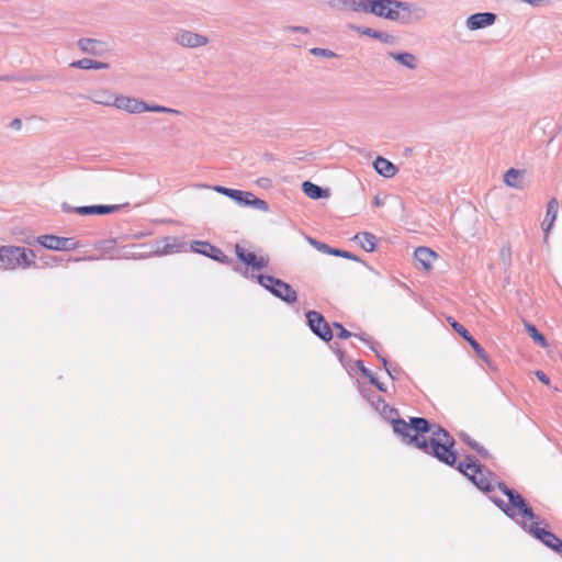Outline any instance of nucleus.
I'll list each match as a JSON object with an SVG mask.
<instances>
[{
	"label": "nucleus",
	"mask_w": 562,
	"mask_h": 562,
	"mask_svg": "<svg viewBox=\"0 0 562 562\" xmlns=\"http://www.w3.org/2000/svg\"><path fill=\"white\" fill-rule=\"evenodd\" d=\"M426 434H430V438H426V447L420 448V451L440 463L454 468L458 454L454 450L456 440L450 432L439 424L429 420V429L425 431Z\"/></svg>",
	"instance_id": "nucleus-1"
},
{
	"label": "nucleus",
	"mask_w": 562,
	"mask_h": 562,
	"mask_svg": "<svg viewBox=\"0 0 562 562\" xmlns=\"http://www.w3.org/2000/svg\"><path fill=\"white\" fill-rule=\"evenodd\" d=\"M496 487L507 497L508 502H505L497 496H490V499L508 518L515 522H517L520 518L529 520L539 518V516L533 512L529 502L515 488L508 487L503 481L497 482Z\"/></svg>",
	"instance_id": "nucleus-2"
},
{
	"label": "nucleus",
	"mask_w": 562,
	"mask_h": 562,
	"mask_svg": "<svg viewBox=\"0 0 562 562\" xmlns=\"http://www.w3.org/2000/svg\"><path fill=\"white\" fill-rule=\"evenodd\" d=\"M393 431L401 437L406 446L420 450L426 447L425 431L429 429V420L425 417H411L408 422L394 416L390 419Z\"/></svg>",
	"instance_id": "nucleus-3"
},
{
	"label": "nucleus",
	"mask_w": 562,
	"mask_h": 562,
	"mask_svg": "<svg viewBox=\"0 0 562 562\" xmlns=\"http://www.w3.org/2000/svg\"><path fill=\"white\" fill-rule=\"evenodd\" d=\"M35 258L36 255L31 248L12 245L0 246V269L30 268L35 265Z\"/></svg>",
	"instance_id": "nucleus-4"
},
{
	"label": "nucleus",
	"mask_w": 562,
	"mask_h": 562,
	"mask_svg": "<svg viewBox=\"0 0 562 562\" xmlns=\"http://www.w3.org/2000/svg\"><path fill=\"white\" fill-rule=\"evenodd\" d=\"M348 3L355 12L372 14L393 22L398 18L397 0H348Z\"/></svg>",
	"instance_id": "nucleus-5"
},
{
	"label": "nucleus",
	"mask_w": 562,
	"mask_h": 562,
	"mask_svg": "<svg viewBox=\"0 0 562 562\" xmlns=\"http://www.w3.org/2000/svg\"><path fill=\"white\" fill-rule=\"evenodd\" d=\"M544 520L540 519H525L520 518L516 524L528 535L540 541L544 547L552 550L555 553H562V539H560L554 532L549 529L539 527Z\"/></svg>",
	"instance_id": "nucleus-6"
},
{
	"label": "nucleus",
	"mask_w": 562,
	"mask_h": 562,
	"mask_svg": "<svg viewBox=\"0 0 562 562\" xmlns=\"http://www.w3.org/2000/svg\"><path fill=\"white\" fill-rule=\"evenodd\" d=\"M212 189L215 192L229 198L239 206H243V207L250 206V207H254V209L262 211V212H268L270 209L267 201L257 198L251 192L237 190V189H231V188L220 186V184L212 187Z\"/></svg>",
	"instance_id": "nucleus-7"
},
{
	"label": "nucleus",
	"mask_w": 562,
	"mask_h": 562,
	"mask_svg": "<svg viewBox=\"0 0 562 562\" xmlns=\"http://www.w3.org/2000/svg\"><path fill=\"white\" fill-rule=\"evenodd\" d=\"M396 9L400 11L395 22L402 25L420 22L426 19L428 14L426 8L408 1L397 0Z\"/></svg>",
	"instance_id": "nucleus-8"
},
{
	"label": "nucleus",
	"mask_w": 562,
	"mask_h": 562,
	"mask_svg": "<svg viewBox=\"0 0 562 562\" xmlns=\"http://www.w3.org/2000/svg\"><path fill=\"white\" fill-rule=\"evenodd\" d=\"M451 327L456 333H458L469 345L473 348L475 355L477 358H480L488 368L494 370L493 362L488 356V353L485 351V349L479 344V341L470 334V331L461 325L456 319L449 317L448 318Z\"/></svg>",
	"instance_id": "nucleus-9"
},
{
	"label": "nucleus",
	"mask_w": 562,
	"mask_h": 562,
	"mask_svg": "<svg viewBox=\"0 0 562 562\" xmlns=\"http://www.w3.org/2000/svg\"><path fill=\"white\" fill-rule=\"evenodd\" d=\"M307 326L312 333L322 340L329 342L333 339V331L325 317L316 311H308L305 314Z\"/></svg>",
	"instance_id": "nucleus-10"
},
{
	"label": "nucleus",
	"mask_w": 562,
	"mask_h": 562,
	"mask_svg": "<svg viewBox=\"0 0 562 562\" xmlns=\"http://www.w3.org/2000/svg\"><path fill=\"white\" fill-rule=\"evenodd\" d=\"M171 38L173 43L186 48H198L209 43L205 35L186 29H176Z\"/></svg>",
	"instance_id": "nucleus-11"
},
{
	"label": "nucleus",
	"mask_w": 562,
	"mask_h": 562,
	"mask_svg": "<svg viewBox=\"0 0 562 562\" xmlns=\"http://www.w3.org/2000/svg\"><path fill=\"white\" fill-rule=\"evenodd\" d=\"M37 244L42 247L56 250V251H68L78 248V243L70 237H59L56 235H42L36 237Z\"/></svg>",
	"instance_id": "nucleus-12"
},
{
	"label": "nucleus",
	"mask_w": 562,
	"mask_h": 562,
	"mask_svg": "<svg viewBox=\"0 0 562 562\" xmlns=\"http://www.w3.org/2000/svg\"><path fill=\"white\" fill-rule=\"evenodd\" d=\"M191 250L223 265L229 266L234 263L233 259L225 255L218 247L212 245L209 241L194 240L191 244Z\"/></svg>",
	"instance_id": "nucleus-13"
},
{
	"label": "nucleus",
	"mask_w": 562,
	"mask_h": 562,
	"mask_svg": "<svg viewBox=\"0 0 562 562\" xmlns=\"http://www.w3.org/2000/svg\"><path fill=\"white\" fill-rule=\"evenodd\" d=\"M97 103L104 104V105H113L116 109L124 110L128 113H142L145 112L146 109V102L126 97V95H117L112 101H95Z\"/></svg>",
	"instance_id": "nucleus-14"
},
{
	"label": "nucleus",
	"mask_w": 562,
	"mask_h": 562,
	"mask_svg": "<svg viewBox=\"0 0 562 562\" xmlns=\"http://www.w3.org/2000/svg\"><path fill=\"white\" fill-rule=\"evenodd\" d=\"M235 254L240 262L254 270L266 269L269 266L268 257L257 256L255 252H249L239 244L235 245Z\"/></svg>",
	"instance_id": "nucleus-15"
},
{
	"label": "nucleus",
	"mask_w": 562,
	"mask_h": 562,
	"mask_svg": "<svg viewBox=\"0 0 562 562\" xmlns=\"http://www.w3.org/2000/svg\"><path fill=\"white\" fill-rule=\"evenodd\" d=\"M496 19L497 15L493 12H477L467 18L465 26L470 31H477L493 25Z\"/></svg>",
	"instance_id": "nucleus-16"
},
{
	"label": "nucleus",
	"mask_w": 562,
	"mask_h": 562,
	"mask_svg": "<svg viewBox=\"0 0 562 562\" xmlns=\"http://www.w3.org/2000/svg\"><path fill=\"white\" fill-rule=\"evenodd\" d=\"M307 241L310 243V245H312L316 250L323 252V254H327V255H331V256H336V257H341V258H345V259H349V260H352V261H357V262H360L361 259L348 251V250H344V249H339V248H334L325 243H322L313 237H307Z\"/></svg>",
	"instance_id": "nucleus-17"
},
{
	"label": "nucleus",
	"mask_w": 562,
	"mask_h": 562,
	"mask_svg": "<svg viewBox=\"0 0 562 562\" xmlns=\"http://www.w3.org/2000/svg\"><path fill=\"white\" fill-rule=\"evenodd\" d=\"M77 45L82 53L93 56H103L108 50L106 43L97 38L82 37Z\"/></svg>",
	"instance_id": "nucleus-18"
},
{
	"label": "nucleus",
	"mask_w": 562,
	"mask_h": 562,
	"mask_svg": "<svg viewBox=\"0 0 562 562\" xmlns=\"http://www.w3.org/2000/svg\"><path fill=\"white\" fill-rule=\"evenodd\" d=\"M495 474L484 467L482 470V474L472 473L470 481L483 493L487 494L494 491L495 485L492 484L491 479L494 477Z\"/></svg>",
	"instance_id": "nucleus-19"
},
{
	"label": "nucleus",
	"mask_w": 562,
	"mask_h": 562,
	"mask_svg": "<svg viewBox=\"0 0 562 562\" xmlns=\"http://www.w3.org/2000/svg\"><path fill=\"white\" fill-rule=\"evenodd\" d=\"M559 210V202L557 198H551L547 204V212L544 220L541 224L542 231L544 233V240L548 239L549 233L552 229Z\"/></svg>",
	"instance_id": "nucleus-20"
},
{
	"label": "nucleus",
	"mask_w": 562,
	"mask_h": 562,
	"mask_svg": "<svg viewBox=\"0 0 562 562\" xmlns=\"http://www.w3.org/2000/svg\"><path fill=\"white\" fill-rule=\"evenodd\" d=\"M121 209V205L113 204V205H104V204H98V205H82V206H76L75 213L79 215H105L111 214Z\"/></svg>",
	"instance_id": "nucleus-21"
},
{
	"label": "nucleus",
	"mask_w": 562,
	"mask_h": 562,
	"mask_svg": "<svg viewBox=\"0 0 562 562\" xmlns=\"http://www.w3.org/2000/svg\"><path fill=\"white\" fill-rule=\"evenodd\" d=\"M415 261L425 270H429L437 259V254L428 247H418L414 252Z\"/></svg>",
	"instance_id": "nucleus-22"
},
{
	"label": "nucleus",
	"mask_w": 562,
	"mask_h": 562,
	"mask_svg": "<svg viewBox=\"0 0 562 562\" xmlns=\"http://www.w3.org/2000/svg\"><path fill=\"white\" fill-rule=\"evenodd\" d=\"M302 191L307 198L312 200H319L330 195V190L328 188H323L308 180L302 183Z\"/></svg>",
	"instance_id": "nucleus-23"
},
{
	"label": "nucleus",
	"mask_w": 562,
	"mask_h": 562,
	"mask_svg": "<svg viewBox=\"0 0 562 562\" xmlns=\"http://www.w3.org/2000/svg\"><path fill=\"white\" fill-rule=\"evenodd\" d=\"M355 30L362 35L381 41L385 44H394L395 43V36L392 34H389L386 32H383V31H378V30H374L372 27H367V26H357Z\"/></svg>",
	"instance_id": "nucleus-24"
},
{
	"label": "nucleus",
	"mask_w": 562,
	"mask_h": 562,
	"mask_svg": "<svg viewBox=\"0 0 562 562\" xmlns=\"http://www.w3.org/2000/svg\"><path fill=\"white\" fill-rule=\"evenodd\" d=\"M373 167L379 175L385 178H392L397 171L395 165L382 156L375 158Z\"/></svg>",
	"instance_id": "nucleus-25"
},
{
	"label": "nucleus",
	"mask_w": 562,
	"mask_h": 562,
	"mask_svg": "<svg viewBox=\"0 0 562 562\" xmlns=\"http://www.w3.org/2000/svg\"><path fill=\"white\" fill-rule=\"evenodd\" d=\"M352 240H357L360 247L368 252L374 251L378 246V238L375 235L369 232H361L356 234Z\"/></svg>",
	"instance_id": "nucleus-26"
},
{
	"label": "nucleus",
	"mask_w": 562,
	"mask_h": 562,
	"mask_svg": "<svg viewBox=\"0 0 562 562\" xmlns=\"http://www.w3.org/2000/svg\"><path fill=\"white\" fill-rule=\"evenodd\" d=\"M389 56L392 57L394 60L400 63L401 65L405 66L408 69H416L417 68V58L414 54L408 52H390Z\"/></svg>",
	"instance_id": "nucleus-27"
},
{
	"label": "nucleus",
	"mask_w": 562,
	"mask_h": 562,
	"mask_svg": "<svg viewBox=\"0 0 562 562\" xmlns=\"http://www.w3.org/2000/svg\"><path fill=\"white\" fill-rule=\"evenodd\" d=\"M282 285L283 286H276L278 294H273V296L280 299L281 301H283L288 304L295 303L297 301L296 291L292 288L291 284L286 283L283 280H282Z\"/></svg>",
	"instance_id": "nucleus-28"
},
{
	"label": "nucleus",
	"mask_w": 562,
	"mask_h": 562,
	"mask_svg": "<svg viewBox=\"0 0 562 562\" xmlns=\"http://www.w3.org/2000/svg\"><path fill=\"white\" fill-rule=\"evenodd\" d=\"M257 281L262 288H265L267 291H269L272 295L278 294L276 286H283L281 279H278V278H276L273 276H269V274H258Z\"/></svg>",
	"instance_id": "nucleus-29"
},
{
	"label": "nucleus",
	"mask_w": 562,
	"mask_h": 562,
	"mask_svg": "<svg viewBox=\"0 0 562 562\" xmlns=\"http://www.w3.org/2000/svg\"><path fill=\"white\" fill-rule=\"evenodd\" d=\"M375 402L373 401L372 404L375 406L376 411H381L383 417L387 420H390L392 417L398 415V411L392 406H390L381 396H374Z\"/></svg>",
	"instance_id": "nucleus-30"
},
{
	"label": "nucleus",
	"mask_w": 562,
	"mask_h": 562,
	"mask_svg": "<svg viewBox=\"0 0 562 562\" xmlns=\"http://www.w3.org/2000/svg\"><path fill=\"white\" fill-rule=\"evenodd\" d=\"M525 329L528 335L532 338V340L539 346L546 348L549 346L547 338L536 327V325L525 322Z\"/></svg>",
	"instance_id": "nucleus-31"
},
{
	"label": "nucleus",
	"mask_w": 562,
	"mask_h": 562,
	"mask_svg": "<svg viewBox=\"0 0 562 562\" xmlns=\"http://www.w3.org/2000/svg\"><path fill=\"white\" fill-rule=\"evenodd\" d=\"M520 178L521 171L515 168H510L504 173V182L510 188H521Z\"/></svg>",
	"instance_id": "nucleus-32"
},
{
	"label": "nucleus",
	"mask_w": 562,
	"mask_h": 562,
	"mask_svg": "<svg viewBox=\"0 0 562 562\" xmlns=\"http://www.w3.org/2000/svg\"><path fill=\"white\" fill-rule=\"evenodd\" d=\"M464 467L470 468L472 473L482 474V470H484V465L479 461V459L473 454H467L464 457Z\"/></svg>",
	"instance_id": "nucleus-33"
},
{
	"label": "nucleus",
	"mask_w": 562,
	"mask_h": 562,
	"mask_svg": "<svg viewBox=\"0 0 562 562\" xmlns=\"http://www.w3.org/2000/svg\"><path fill=\"white\" fill-rule=\"evenodd\" d=\"M145 112L169 113V114H175V115L181 114V112L177 109H172V108H168V106L159 105V104H148V103H146Z\"/></svg>",
	"instance_id": "nucleus-34"
},
{
	"label": "nucleus",
	"mask_w": 562,
	"mask_h": 562,
	"mask_svg": "<svg viewBox=\"0 0 562 562\" xmlns=\"http://www.w3.org/2000/svg\"><path fill=\"white\" fill-rule=\"evenodd\" d=\"M370 349L376 355V357L381 360L382 362V366L385 370V372L387 373V375L392 379V380H396V376L392 374V370H391V366L387 361V359L385 357H383L382 355H380V352L375 349L374 346H370Z\"/></svg>",
	"instance_id": "nucleus-35"
},
{
	"label": "nucleus",
	"mask_w": 562,
	"mask_h": 562,
	"mask_svg": "<svg viewBox=\"0 0 562 562\" xmlns=\"http://www.w3.org/2000/svg\"><path fill=\"white\" fill-rule=\"evenodd\" d=\"M93 59L82 58L70 64V67L89 70L92 69Z\"/></svg>",
	"instance_id": "nucleus-36"
},
{
	"label": "nucleus",
	"mask_w": 562,
	"mask_h": 562,
	"mask_svg": "<svg viewBox=\"0 0 562 562\" xmlns=\"http://www.w3.org/2000/svg\"><path fill=\"white\" fill-rule=\"evenodd\" d=\"M310 53L314 56H323L327 58H334L337 56L336 53H334L333 50L321 47H314L310 50Z\"/></svg>",
	"instance_id": "nucleus-37"
},
{
	"label": "nucleus",
	"mask_w": 562,
	"mask_h": 562,
	"mask_svg": "<svg viewBox=\"0 0 562 562\" xmlns=\"http://www.w3.org/2000/svg\"><path fill=\"white\" fill-rule=\"evenodd\" d=\"M334 328L338 329L337 337L340 339H348L352 336V333L347 330L340 323L334 322Z\"/></svg>",
	"instance_id": "nucleus-38"
},
{
	"label": "nucleus",
	"mask_w": 562,
	"mask_h": 562,
	"mask_svg": "<svg viewBox=\"0 0 562 562\" xmlns=\"http://www.w3.org/2000/svg\"><path fill=\"white\" fill-rule=\"evenodd\" d=\"M367 379L369 380L370 384L376 387L380 392L386 393L387 389L385 384L380 382L373 372H371Z\"/></svg>",
	"instance_id": "nucleus-39"
},
{
	"label": "nucleus",
	"mask_w": 562,
	"mask_h": 562,
	"mask_svg": "<svg viewBox=\"0 0 562 562\" xmlns=\"http://www.w3.org/2000/svg\"><path fill=\"white\" fill-rule=\"evenodd\" d=\"M481 458L488 459L491 458V453L487 449H485L481 443L476 442L472 448Z\"/></svg>",
	"instance_id": "nucleus-40"
},
{
	"label": "nucleus",
	"mask_w": 562,
	"mask_h": 562,
	"mask_svg": "<svg viewBox=\"0 0 562 562\" xmlns=\"http://www.w3.org/2000/svg\"><path fill=\"white\" fill-rule=\"evenodd\" d=\"M459 438H460V440H461L462 442H464L469 448H472V447L477 442L476 440L472 439V438L470 437V435H468V434H467V432H464V431H461V432L459 434Z\"/></svg>",
	"instance_id": "nucleus-41"
},
{
	"label": "nucleus",
	"mask_w": 562,
	"mask_h": 562,
	"mask_svg": "<svg viewBox=\"0 0 562 562\" xmlns=\"http://www.w3.org/2000/svg\"><path fill=\"white\" fill-rule=\"evenodd\" d=\"M454 467L457 468V470L462 474L464 475L469 481H470V477H471V474L472 472L470 473L469 470H471L470 468H465L464 467V462L461 461L459 462L458 464L456 463Z\"/></svg>",
	"instance_id": "nucleus-42"
},
{
	"label": "nucleus",
	"mask_w": 562,
	"mask_h": 562,
	"mask_svg": "<svg viewBox=\"0 0 562 562\" xmlns=\"http://www.w3.org/2000/svg\"><path fill=\"white\" fill-rule=\"evenodd\" d=\"M356 367L359 369V371L362 373L363 376H369V374L372 372L371 370H369L362 360H357L356 362Z\"/></svg>",
	"instance_id": "nucleus-43"
},
{
	"label": "nucleus",
	"mask_w": 562,
	"mask_h": 562,
	"mask_svg": "<svg viewBox=\"0 0 562 562\" xmlns=\"http://www.w3.org/2000/svg\"><path fill=\"white\" fill-rule=\"evenodd\" d=\"M352 336H355V337L359 338L360 340H362L363 342L368 344L369 347L374 346V341L366 333L352 334Z\"/></svg>",
	"instance_id": "nucleus-44"
},
{
	"label": "nucleus",
	"mask_w": 562,
	"mask_h": 562,
	"mask_svg": "<svg viewBox=\"0 0 562 562\" xmlns=\"http://www.w3.org/2000/svg\"><path fill=\"white\" fill-rule=\"evenodd\" d=\"M284 30L285 31H290V32H294V33H303V34H307L308 33V29L305 27V26H292V25H289Z\"/></svg>",
	"instance_id": "nucleus-45"
},
{
	"label": "nucleus",
	"mask_w": 562,
	"mask_h": 562,
	"mask_svg": "<svg viewBox=\"0 0 562 562\" xmlns=\"http://www.w3.org/2000/svg\"><path fill=\"white\" fill-rule=\"evenodd\" d=\"M536 376L538 378V380L541 383H543L546 385H548L550 383L549 376L543 371H541V370L536 371Z\"/></svg>",
	"instance_id": "nucleus-46"
},
{
	"label": "nucleus",
	"mask_w": 562,
	"mask_h": 562,
	"mask_svg": "<svg viewBox=\"0 0 562 562\" xmlns=\"http://www.w3.org/2000/svg\"><path fill=\"white\" fill-rule=\"evenodd\" d=\"M0 81H23V77H19L15 75H4L0 76Z\"/></svg>",
	"instance_id": "nucleus-47"
},
{
	"label": "nucleus",
	"mask_w": 562,
	"mask_h": 562,
	"mask_svg": "<svg viewBox=\"0 0 562 562\" xmlns=\"http://www.w3.org/2000/svg\"><path fill=\"white\" fill-rule=\"evenodd\" d=\"M520 2L528 3L532 7H540L548 3V0H520Z\"/></svg>",
	"instance_id": "nucleus-48"
},
{
	"label": "nucleus",
	"mask_w": 562,
	"mask_h": 562,
	"mask_svg": "<svg viewBox=\"0 0 562 562\" xmlns=\"http://www.w3.org/2000/svg\"><path fill=\"white\" fill-rule=\"evenodd\" d=\"M50 78V76H42V75H34L29 77H23V81H35V80H43Z\"/></svg>",
	"instance_id": "nucleus-49"
},
{
	"label": "nucleus",
	"mask_w": 562,
	"mask_h": 562,
	"mask_svg": "<svg viewBox=\"0 0 562 562\" xmlns=\"http://www.w3.org/2000/svg\"><path fill=\"white\" fill-rule=\"evenodd\" d=\"M109 67L108 63L93 60L92 69H108Z\"/></svg>",
	"instance_id": "nucleus-50"
},
{
	"label": "nucleus",
	"mask_w": 562,
	"mask_h": 562,
	"mask_svg": "<svg viewBox=\"0 0 562 562\" xmlns=\"http://www.w3.org/2000/svg\"><path fill=\"white\" fill-rule=\"evenodd\" d=\"M178 246L176 244H166L161 250L162 254H170V252H173L176 250Z\"/></svg>",
	"instance_id": "nucleus-51"
},
{
	"label": "nucleus",
	"mask_w": 562,
	"mask_h": 562,
	"mask_svg": "<svg viewBox=\"0 0 562 562\" xmlns=\"http://www.w3.org/2000/svg\"><path fill=\"white\" fill-rule=\"evenodd\" d=\"M257 183L260 187L268 188V187L271 186V180L269 178H260V179L257 180Z\"/></svg>",
	"instance_id": "nucleus-52"
},
{
	"label": "nucleus",
	"mask_w": 562,
	"mask_h": 562,
	"mask_svg": "<svg viewBox=\"0 0 562 562\" xmlns=\"http://www.w3.org/2000/svg\"><path fill=\"white\" fill-rule=\"evenodd\" d=\"M61 209H63V211H64V212H66V213H72V212L75 213V209H76V207H72V206H70L68 203L64 202V203L61 204Z\"/></svg>",
	"instance_id": "nucleus-53"
},
{
	"label": "nucleus",
	"mask_w": 562,
	"mask_h": 562,
	"mask_svg": "<svg viewBox=\"0 0 562 562\" xmlns=\"http://www.w3.org/2000/svg\"><path fill=\"white\" fill-rule=\"evenodd\" d=\"M13 128L19 130L22 126V121L20 119L12 120L10 124Z\"/></svg>",
	"instance_id": "nucleus-54"
},
{
	"label": "nucleus",
	"mask_w": 562,
	"mask_h": 562,
	"mask_svg": "<svg viewBox=\"0 0 562 562\" xmlns=\"http://www.w3.org/2000/svg\"><path fill=\"white\" fill-rule=\"evenodd\" d=\"M336 353H337V356L339 357L340 362H341V363H344V359H345V356H346V355H345V351H342L341 349H339V348H338V349L336 350Z\"/></svg>",
	"instance_id": "nucleus-55"
},
{
	"label": "nucleus",
	"mask_w": 562,
	"mask_h": 562,
	"mask_svg": "<svg viewBox=\"0 0 562 562\" xmlns=\"http://www.w3.org/2000/svg\"><path fill=\"white\" fill-rule=\"evenodd\" d=\"M24 243H26L27 245H33L34 243H37L36 237L26 238L24 239Z\"/></svg>",
	"instance_id": "nucleus-56"
},
{
	"label": "nucleus",
	"mask_w": 562,
	"mask_h": 562,
	"mask_svg": "<svg viewBox=\"0 0 562 562\" xmlns=\"http://www.w3.org/2000/svg\"><path fill=\"white\" fill-rule=\"evenodd\" d=\"M392 370V374L395 375L397 378V374L401 373L402 369L401 368H391Z\"/></svg>",
	"instance_id": "nucleus-57"
},
{
	"label": "nucleus",
	"mask_w": 562,
	"mask_h": 562,
	"mask_svg": "<svg viewBox=\"0 0 562 562\" xmlns=\"http://www.w3.org/2000/svg\"><path fill=\"white\" fill-rule=\"evenodd\" d=\"M373 204H374L375 206H380V205H381V201H380V199H379V196H378V195H376V196H374V199H373Z\"/></svg>",
	"instance_id": "nucleus-58"
},
{
	"label": "nucleus",
	"mask_w": 562,
	"mask_h": 562,
	"mask_svg": "<svg viewBox=\"0 0 562 562\" xmlns=\"http://www.w3.org/2000/svg\"><path fill=\"white\" fill-rule=\"evenodd\" d=\"M412 151H413V149H412V148H406V149H405V155H406V156H408Z\"/></svg>",
	"instance_id": "nucleus-59"
},
{
	"label": "nucleus",
	"mask_w": 562,
	"mask_h": 562,
	"mask_svg": "<svg viewBox=\"0 0 562 562\" xmlns=\"http://www.w3.org/2000/svg\"><path fill=\"white\" fill-rule=\"evenodd\" d=\"M233 270L236 271V272H240V268L238 266H236V265L233 267Z\"/></svg>",
	"instance_id": "nucleus-60"
},
{
	"label": "nucleus",
	"mask_w": 562,
	"mask_h": 562,
	"mask_svg": "<svg viewBox=\"0 0 562 562\" xmlns=\"http://www.w3.org/2000/svg\"><path fill=\"white\" fill-rule=\"evenodd\" d=\"M59 261L60 260H58L57 258L52 259V262H54V263H58Z\"/></svg>",
	"instance_id": "nucleus-61"
}]
</instances>
